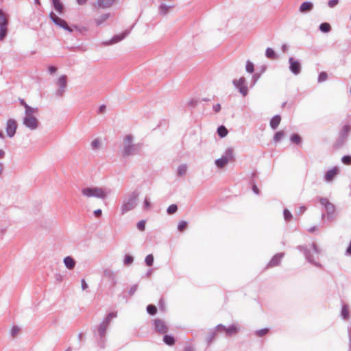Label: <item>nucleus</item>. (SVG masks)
I'll use <instances>...</instances> for the list:
<instances>
[{
    "mask_svg": "<svg viewBox=\"0 0 351 351\" xmlns=\"http://www.w3.org/2000/svg\"><path fill=\"white\" fill-rule=\"evenodd\" d=\"M147 311L150 315H154L156 313V307L154 305L149 304L147 307Z\"/></svg>",
    "mask_w": 351,
    "mask_h": 351,
    "instance_id": "nucleus-41",
    "label": "nucleus"
},
{
    "mask_svg": "<svg viewBox=\"0 0 351 351\" xmlns=\"http://www.w3.org/2000/svg\"><path fill=\"white\" fill-rule=\"evenodd\" d=\"M338 2H339L338 0H330L328 1V5L330 8H333L338 3Z\"/></svg>",
    "mask_w": 351,
    "mask_h": 351,
    "instance_id": "nucleus-56",
    "label": "nucleus"
},
{
    "mask_svg": "<svg viewBox=\"0 0 351 351\" xmlns=\"http://www.w3.org/2000/svg\"><path fill=\"white\" fill-rule=\"evenodd\" d=\"M284 132L282 131H279L276 133L274 137V140L275 142H279L284 137Z\"/></svg>",
    "mask_w": 351,
    "mask_h": 351,
    "instance_id": "nucleus-35",
    "label": "nucleus"
},
{
    "mask_svg": "<svg viewBox=\"0 0 351 351\" xmlns=\"http://www.w3.org/2000/svg\"><path fill=\"white\" fill-rule=\"evenodd\" d=\"M108 326L109 325L107 324L106 322H102V323H101L98 327V333L101 340L104 338L106 335V330Z\"/></svg>",
    "mask_w": 351,
    "mask_h": 351,
    "instance_id": "nucleus-21",
    "label": "nucleus"
},
{
    "mask_svg": "<svg viewBox=\"0 0 351 351\" xmlns=\"http://www.w3.org/2000/svg\"><path fill=\"white\" fill-rule=\"evenodd\" d=\"M235 86L239 89L240 93L243 95L246 96L248 92L247 87L245 86V79L241 77L234 82Z\"/></svg>",
    "mask_w": 351,
    "mask_h": 351,
    "instance_id": "nucleus-12",
    "label": "nucleus"
},
{
    "mask_svg": "<svg viewBox=\"0 0 351 351\" xmlns=\"http://www.w3.org/2000/svg\"><path fill=\"white\" fill-rule=\"evenodd\" d=\"M284 218L286 221H289L292 218V215L288 209H285L283 212Z\"/></svg>",
    "mask_w": 351,
    "mask_h": 351,
    "instance_id": "nucleus-42",
    "label": "nucleus"
},
{
    "mask_svg": "<svg viewBox=\"0 0 351 351\" xmlns=\"http://www.w3.org/2000/svg\"><path fill=\"white\" fill-rule=\"evenodd\" d=\"M331 29V27L329 23H323L319 26V29L323 32H328Z\"/></svg>",
    "mask_w": 351,
    "mask_h": 351,
    "instance_id": "nucleus-30",
    "label": "nucleus"
},
{
    "mask_svg": "<svg viewBox=\"0 0 351 351\" xmlns=\"http://www.w3.org/2000/svg\"><path fill=\"white\" fill-rule=\"evenodd\" d=\"M289 62L290 63L291 71L295 75L298 74L300 71V62L295 60L293 58H290Z\"/></svg>",
    "mask_w": 351,
    "mask_h": 351,
    "instance_id": "nucleus-16",
    "label": "nucleus"
},
{
    "mask_svg": "<svg viewBox=\"0 0 351 351\" xmlns=\"http://www.w3.org/2000/svg\"><path fill=\"white\" fill-rule=\"evenodd\" d=\"M38 112V108H35V109L32 110L29 109L28 112H25L23 123L30 130H35L38 128L39 121L37 118Z\"/></svg>",
    "mask_w": 351,
    "mask_h": 351,
    "instance_id": "nucleus-3",
    "label": "nucleus"
},
{
    "mask_svg": "<svg viewBox=\"0 0 351 351\" xmlns=\"http://www.w3.org/2000/svg\"><path fill=\"white\" fill-rule=\"evenodd\" d=\"M78 5H85L88 0H76Z\"/></svg>",
    "mask_w": 351,
    "mask_h": 351,
    "instance_id": "nucleus-60",
    "label": "nucleus"
},
{
    "mask_svg": "<svg viewBox=\"0 0 351 351\" xmlns=\"http://www.w3.org/2000/svg\"><path fill=\"white\" fill-rule=\"evenodd\" d=\"M173 7V5H167L165 4H161L159 7V12L162 15H165L169 12V10Z\"/></svg>",
    "mask_w": 351,
    "mask_h": 351,
    "instance_id": "nucleus-25",
    "label": "nucleus"
},
{
    "mask_svg": "<svg viewBox=\"0 0 351 351\" xmlns=\"http://www.w3.org/2000/svg\"><path fill=\"white\" fill-rule=\"evenodd\" d=\"M282 254L275 255L269 263V267H272L278 265L282 258Z\"/></svg>",
    "mask_w": 351,
    "mask_h": 351,
    "instance_id": "nucleus-22",
    "label": "nucleus"
},
{
    "mask_svg": "<svg viewBox=\"0 0 351 351\" xmlns=\"http://www.w3.org/2000/svg\"><path fill=\"white\" fill-rule=\"evenodd\" d=\"M134 137L131 134L124 136L122 143L121 152L124 156H130L138 154L141 149L140 143H134L133 142Z\"/></svg>",
    "mask_w": 351,
    "mask_h": 351,
    "instance_id": "nucleus-1",
    "label": "nucleus"
},
{
    "mask_svg": "<svg viewBox=\"0 0 351 351\" xmlns=\"http://www.w3.org/2000/svg\"><path fill=\"white\" fill-rule=\"evenodd\" d=\"M163 341L166 344L169 346H172L175 342L174 338L172 336L169 335H165Z\"/></svg>",
    "mask_w": 351,
    "mask_h": 351,
    "instance_id": "nucleus-29",
    "label": "nucleus"
},
{
    "mask_svg": "<svg viewBox=\"0 0 351 351\" xmlns=\"http://www.w3.org/2000/svg\"><path fill=\"white\" fill-rule=\"evenodd\" d=\"M64 264L69 269H73L75 266V261L71 256H66L63 260Z\"/></svg>",
    "mask_w": 351,
    "mask_h": 351,
    "instance_id": "nucleus-19",
    "label": "nucleus"
},
{
    "mask_svg": "<svg viewBox=\"0 0 351 351\" xmlns=\"http://www.w3.org/2000/svg\"><path fill=\"white\" fill-rule=\"evenodd\" d=\"M116 317L117 313H110L107 315L106 318L103 322H106V324L109 325L111 320Z\"/></svg>",
    "mask_w": 351,
    "mask_h": 351,
    "instance_id": "nucleus-34",
    "label": "nucleus"
},
{
    "mask_svg": "<svg viewBox=\"0 0 351 351\" xmlns=\"http://www.w3.org/2000/svg\"><path fill=\"white\" fill-rule=\"evenodd\" d=\"M300 213H303L306 210V207L302 206L299 208Z\"/></svg>",
    "mask_w": 351,
    "mask_h": 351,
    "instance_id": "nucleus-63",
    "label": "nucleus"
},
{
    "mask_svg": "<svg viewBox=\"0 0 351 351\" xmlns=\"http://www.w3.org/2000/svg\"><path fill=\"white\" fill-rule=\"evenodd\" d=\"M227 134H228L227 129L224 126L221 125V138L226 136Z\"/></svg>",
    "mask_w": 351,
    "mask_h": 351,
    "instance_id": "nucleus-53",
    "label": "nucleus"
},
{
    "mask_svg": "<svg viewBox=\"0 0 351 351\" xmlns=\"http://www.w3.org/2000/svg\"><path fill=\"white\" fill-rule=\"evenodd\" d=\"M145 263L147 266H152L154 263V256L152 254H149L145 258Z\"/></svg>",
    "mask_w": 351,
    "mask_h": 351,
    "instance_id": "nucleus-40",
    "label": "nucleus"
},
{
    "mask_svg": "<svg viewBox=\"0 0 351 351\" xmlns=\"http://www.w3.org/2000/svg\"><path fill=\"white\" fill-rule=\"evenodd\" d=\"M104 275L110 279H114L115 277V275L114 272L110 269H105L104 271Z\"/></svg>",
    "mask_w": 351,
    "mask_h": 351,
    "instance_id": "nucleus-39",
    "label": "nucleus"
},
{
    "mask_svg": "<svg viewBox=\"0 0 351 351\" xmlns=\"http://www.w3.org/2000/svg\"><path fill=\"white\" fill-rule=\"evenodd\" d=\"M339 173V169L337 167H334L329 169L325 175V180L326 182H331L334 178Z\"/></svg>",
    "mask_w": 351,
    "mask_h": 351,
    "instance_id": "nucleus-14",
    "label": "nucleus"
},
{
    "mask_svg": "<svg viewBox=\"0 0 351 351\" xmlns=\"http://www.w3.org/2000/svg\"><path fill=\"white\" fill-rule=\"evenodd\" d=\"M187 171V166L185 164L180 165L178 168V175L179 176H184Z\"/></svg>",
    "mask_w": 351,
    "mask_h": 351,
    "instance_id": "nucleus-26",
    "label": "nucleus"
},
{
    "mask_svg": "<svg viewBox=\"0 0 351 351\" xmlns=\"http://www.w3.org/2000/svg\"><path fill=\"white\" fill-rule=\"evenodd\" d=\"M17 124L14 119H10L7 121L6 132L9 137L12 138L14 136Z\"/></svg>",
    "mask_w": 351,
    "mask_h": 351,
    "instance_id": "nucleus-10",
    "label": "nucleus"
},
{
    "mask_svg": "<svg viewBox=\"0 0 351 351\" xmlns=\"http://www.w3.org/2000/svg\"><path fill=\"white\" fill-rule=\"evenodd\" d=\"M53 7H54V9L59 14H61L63 13L64 8H63V5H62V4L61 3V2L60 1H59L53 2Z\"/></svg>",
    "mask_w": 351,
    "mask_h": 351,
    "instance_id": "nucleus-27",
    "label": "nucleus"
},
{
    "mask_svg": "<svg viewBox=\"0 0 351 351\" xmlns=\"http://www.w3.org/2000/svg\"><path fill=\"white\" fill-rule=\"evenodd\" d=\"M115 1L116 0H97L94 6L102 9L108 8L112 5Z\"/></svg>",
    "mask_w": 351,
    "mask_h": 351,
    "instance_id": "nucleus-15",
    "label": "nucleus"
},
{
    "mask_svg": "<svg viewBox=\"0 0 351 351\" xmlns=\"http://www.w3.org/2000/svg\"><path fill=\"white\" fill-rule=\"evenodd\" d=\"M137 228L141 231H144L145 229V221L144 220H141L137 223Z\"/></svg>",
    "mask_w": 351,
    "mask_h": 351,
    "instance_id": "nucleus-46",
    "label": "nucleus"
},
{
    "mask_svg": "<svg viewBox=\"0 0 351 351\" xmlns=\"http://www.w3.org/2000/svg\"><path fill=\"white\" fill-rule=\"evenodd\" d=\"M281 121V117L279 115L274 116L270 121V126L272 129H276Z\"/></svg>",
    "mask_w": 351,
    "mask_h": 351,
    "instance_id": "nucleus-23",
    "label": "nucleus"
},
{
    "mask_svg": "<svg viewBox=\"0 0 351 351\" xmlns=\"http://www.w3.org/2000/svg\"><path fill=\"white\" fill-rule=\"evenodd\" d=\"M328 78V75L326 72H322L319 75V77H318V81L319 82H324L327 80Z\"/></svg>",
    "mask_w": 351,
    "mask_h": 351,
    "instance_id": "nucleus-45",
    "label": "nucleus"
},
{
    "mask_svg": "<svg viewBox=\"0 0 351 351\" xmlns=\"http://www.w3.org/2000/svg\"><path fill=\"white\" fill-rule=\"evenodd\" d=\"M134 261V258L132 256H131L130 255H125V258H124V264L125 265H130Z\"/></svg>",
    "mask_w": 351,
    "mask_h": 351,
    "instance_id": "nucleus-44",
    "label": "nucleus"
},
{
    "mask_svg": "<svg viewBox=\"0 0 351 351\" xmlns=\"http://www.w3.org/2000/svg\"><path fill=\"white\" fill-rule=\"evenodd\" d=\"M252 189H253L254 192L256 194H259V189H258V188L257 187V186L254 185Z\"/></svg>",
    "mask_w": 351,
    "mask_h": 351,
    "instance_id": "nucleus-62",
    "label": "nucleus"
},
{
    "mask_svg": "<svg viewBox=\"0 0 351 351\" xmlns=\"http://www.w3.org/2000/svg\"><path fill=\"white\" fill-rule=\"evenodd\" d=\"M20 330H21V328L19 326H14L11 328V331H10V334H11L12 337H16L19 335V333L20 332Z\"/></svg>",
    "mask_w": 351,
    "mask_h": 351,
    "instance_id": "nucleus-32",
    "label": "nucleus"
},
{
    "mask_svg": "<svg viewBox=\"0 0 351 351\" xmlns=\"http://www.w3.org/2000/svg\"><path fill=\"white\" fill-rule=\"evenodd\" d=\"M110 16V13L103 14L98 17L95 19V22L97 26L101 25L105 21H106Z\"/></svg>",
    "mask_w": 351,
    "mask_h": 351,
    "instance_id": "nucleus-20",
    "label": "nucleus"
},
{
    "mask_svg": "<svg viewBox=\"0 0 351 351\" xmlns=\"http://www.w3.org/2000/svg\"><path fill=\"white\" fill-rule=\"evenodd\" d=\"M291 141L293 143L300 144L301 143V137L298 134H294L291 136Z\"/></svg>",
    "mask_w": 351,
    "mask_h": 351,
    "instance_id": "nucleus-37",
    "label": "nucleus"
},
{
    "mask_svg": "<svg viewBox=\"0 0 351 351\" xmlns=\"http://www.w3.org/2000/svg\"><path fill=\"white\" fill-rule=\"evenodd\" d=\"M105 110H106V106H105L104 105H101V106L99 107V112L100 113H102V112H104L105 111Z\"/></svg>",
    "mask_w": 351,
    "mask_h": 351,
    "instance_id": "nucleus-61",
    "label": "nucleus"
},
{
    "mask_svg": "<svg viewBox=\"0 0 351 351\" xmlns=\"http://www.w3.org/2000/svg\"><path fill=\"white\" fill-rule=\"evenodd\" d=\"M137 289V285H133L129 290L130 295H133Z\"/></svg>",
    "mask_w": 351,
    "mask_h": 351,
    "instance_id": "nucleus-57",
    "label": "nucleus"
},
{
    "mask_svg": "<svg viewBox=\"0 0 351 351\" xmlns=\"http://www.w3.org/2000/svg\"><path fill=\"white\" fill-rule=\"evenodd\" d=\"M49 17L56 25L63 28L69 33L73 32V29L68 25L67 23L64 20L56 15L53 12L50 13Z\"/></svg>",
    "mask_w": 351,
    "mask_h": 351,
    "instance_id": "nucleus-5",
    "label": "nucleus"
},
{
    "mask_svg": "<svg viewBox=\"0 0 351 351\" xmlns=\"http://www.w3.org/2000/svg\"><path fill=\"white\" fill-rule=\"evenodd\" d=\"M319 202L321 204L323 205L324 207H326L330 203L328 199L324 197L320 198Z\"/></svg>",
    "mask_w": 351,
    "mask_h": 351,
    "instance_id": "nucleus-54",
    "label": "nucleus"
},
{
    "mask_svg": "<svg viewBox=\"0 0 351 351\" xmlns=\"http://www.w3.org/2000/svg\"><path fill=\"white\" fill-rule=\"evenodd\" d=\"M269 332V329L268 328H263V329H261V330H258L256 332V334L257 336L261 337L265 335H267Z\"/></svg>",
    "mask_w": 351,
    "mask_h": 351,
    "instance_id": "nucleus-43",
    "label": "nucleus"
},
{
    "mask_svg": "<svg viewBox=\"0 0 351 351\" xmlns=\"http://www.w3.org/2000/svg\"><path fill=\"white\" fill-rule=\"evenodd\" d=\"M187 227V222L185 221H181L178 225V230L180 232L184 231Z\"/></svg>",
    "mask_w": 351,
    "mask_h": 351,
    "instance_id": "nucleus-38",
    "label": "nucleus"
},
{
    "mask_svg": "<svg viewBox=\"0 0 351 351\" xmlns=\"http://www.w3.org/2000/svg\"><path fill=\"white\" fill-rule=\"evenodd\" d=\"M350 126L348 125H346L343 126V129H342V132H343V135H347L349 132L350 131Z\"/></svg>",
    "mask_w": 351,
    "mask_h": 351,
    "instance_id": "nucleus-52",
    "label": "nucleus"
},
{
    "mask_svg": "<svg viewBox=\"0 0 351 351\" xmlns=\"http://www.w3.org/2000/svg\"><path fill=\"white\" fill-rule=\"evenodd\" d=\"M21 104L24 107V108H25V112H28V110H29V109H30V110H32V109H35V108H34V107H31V106H29L28 104H27L25 103V101L24 100H23V99H22V100H21Z\"/></svg>",
    "mask_w": 351,
    "mask_h": 351,
    "instance_id": "nucleus-49",
    "label": "nucleus"
},
{
    "mask_svg": "<svg viewBox=\"0 0 351 351\" xmlns=\"http://www.w3.org/2000/svg\"><path fill=\"white\" fill-rule=\"evenodd\" d=\"M313 8V5L312 3L306 1L303 2L299 8V10L301 13H306L310 12Z\"/></svg>",
    "mask_w": 351,
    "mask_h": 351,
    "instance_id": "nucleus-18",
    "label": "nucleus"
},
{
    "mask_svg": "<svg viewBox=\"0 0 351 351\" xmlns=\"http://www.w3.org/2000/svg\"><path fill=\"white\" fill-rule=\"evenodd\" d=\"M138 197V193L133 192L130 194L125 199H124L121 206V215H125L126 213L132 210L136 207L137 205Z\"/></svg>",
    "mask_w": 351,
    "mask_h": 351,
    "instance_id": "nucleus-4",
    "label": "nucleus"
},
{
    "mask_svg": "<svg viewBox=\"0 0 351 351\" xmlns=\"http://www.w3.org/2000/svg\"><path fill=\"white\" fill-rule=\"evenodd\" d=\"M265 55L268 58L270 59H275L276 58V53L271 48H267L266 49Z\"/></svg>",
    "mask_w": 351,
    "mask_h": 351,
    "instance_id": "nucleus-28",
    "label": "nucleus"
},
{
    "mask_svg": "<svg viewBox=\"0 0 351 351\" xmlns=\"http://www.w3.org/2000/svg\"><path fill=\"white\" fill-rule=\"evenodd\" d=\"M102 214V211L101 209H97L94 211V215L97 217H99Z\"/></svg>",
    "mask_w": 351,
    "mask_h": 351,
    "instance_id": "nucleus-58",
    "label": "nucleus"
},
{
    "mask_svg": "<svg viewBox=\"0 0 351 351\" xmlns=\"http://www.w3.org/2000/svg\"><path fill=\"white\" fill-rule=\"evenodd\" d=\"M221 330L224 331L226 333V335L230 336V335H233L237 334V332H239V328L235 324L231 325V326H230L229 327H227V328L226 327H223L221 325Z\"/></svg>",
    "mask_w": 351,
    "mask_h": 351,
    "instance_id": "nucleus-17",
    "label": "nucleus"
},
{
    "mask_svg": "<svg viewBox=\"0 0 351 351\" xmlns=\"http://www.w3.org/2000/svg\"><path fill=\"white\" fill-rule=\"evenodd\" d=\"M102 142L100 138H95L90 143V147L93 150H97L101 147Z\"/></svg>",
    "mask_w": 351,
    "mask_h": 351,
    "instance_id": "nucleus-24",
    "label": "nucleus"
},
{
    "mask_svg": "<svg viewBox=\"0 0 351 351\" xmlns=\"http://www.w3.org/2000/svg\"><path fill=\"white\" fill-rule=\"evenodd\" d=\"M143 207L145 209L148 210L151 208V203L147 197L144 200Z\"/></svg>",
    "mask_w": 351,
    "mask_h": 351,
    "instance_id": "nucleus-51",
    "label": "nucleus"
},
{
    "mask_svg": "<svg viewBox=\"0 0 351 351\" xmlns=\"http://www.w3.org/2000/svg\"><path fill=\"white\" fill-rule=\"evenodd\" d=\"M245 69L248 73H252L254 72V64L250 62H247L245 66Z\"/></svg>",
    "mask_w": 351,
    "mask_h": 351,
    "instance_id": "nucleus-48",
    "label": "nucleus"
},
{
    "mask_svg": "<svg viewBox=\"0 0 351 351\" xmlns=\"http://www.w3.org/2000/svg\"><path fill=\"white\" fill-rule=\"evenodd\" d=\"M234 156L232 149H228L226 150L224 155L221 157V167L227 165L229 162H233Z\"/></svg>",
    "mask_w": 351,
    "mask_h": 351,
    "instance_id": "nucleus-8",
    "label": "nucleus"
},
{
    "mask_svg": "<svg viewBox=\"0 0 351 351\" xmlns=\"http://www.w3.org/2000/svg\"><path fill=\"white\" fill-rule=\"evenodd\" d=\"M5 156V152L0 149V158H3Z\"/></svg>",
    "mask_w": 351,
    "mask_h": 351,
    "instance_id": "nucleus-64",
    "label": "nucleus"
},
{
    "mask_svg": "<svg viewBox=\"0 0 351 351\" xmlns=\"http://www.w3.org/2000/svg\"><path fill=\"white\" fill-rule=\"evenodd\" d=\"M320 250L318 249L317 245L314 243H311L309 247L305 250L306 258L311 262L315 261V256H318Z\"/></svg>",
    "mask_w": 351,
    "mask_h": 351,
    "instance_id": "nucleus-7",
    "label": "nucleus"
},
{
    "mask_svg": "<svg viewBox=\"0 0 351 351\" xmlns=\"http://www.w3.org/2000/svg\"><path fill=\"white\" fill-rule=\"evenodd\" d=\"M154 327L155 330L161 334H165L168 331V327L165 322L160 319H156L154 320Z\"/></svg>",
    "mask_w": 351,
    "mask_h": 351,
    "instance_id": "nucleus-11",
    "label": "nucleus"
},
{
    "mask_svg": "<svg viewBox=\"0 0 351 351\" xmlns=\"http://www.w3.org/2000/svg\"><path fill=\"white\" fill-rule=\"evenodd\" d=\"M341 315L344 319H347L349 317V309L348 306L344 305L342 307Z\"/></svg>",
    "mask_w": 351,
    "mask_h": 351,
    "instance_id": "nucleus-31",
    "label": "nucleus"
},
{
    "mask_svg": "<svg viewBox=\"0 0 351 351\" xmlns=\"http://www.w3.org/2000/svg\"><path fill=\"white\" fill-rule=\"evenodd\" d=\"M178 206L176 204L170 205L167 208V213L169 215H173L177 212Z\"/></svg>",
    "mask_w": 351,
    "mask_h": 351,
    "instance_id": "nucleus-36",
    "label": "nucleus"
},
{
    "mask_svg": "<svg viewBox=\"0 0 351 351\" xmlns=\"http://www.w3.org/2000/svg\"><path fill=\"white\" fill-rule=\"evenodd\" d=\"M116 317L117 313H110L107 315L106 318L103 322H106V324L109 325L111 320Z\"/></svg>",
    "mask_w": 351,
    "mask_h": 351,
    "instance_id": "nucleus-33",
    "label": "nucleus"
},
{
    "mask_svg": "<svg viewBox=\"0 0 351 351\" xmlns=\"http://www.w3.org/2000/svg\"><path fill=\"white\" fill-rule=\"evenodd\" d=\"M328 214H332L335 212V206L330 202L325 207Z\"/></svg>",
    "mask_w": 351,
    "mask_h": 351,
    "instance_id": "nucleus-47",
    "label": "nucleus"
},
{
    "mask_svg": "<svg viewBox=\"0 0 351 351\" xmlns=\"http://www.w3.org/2000/svg\"><path fill=\"white\" fill-rule=\"evenodd\" d=\"M81 193L87 198L96 197L104 199L108 197L110 190L105 187L87 186L81 189Z\"/></svg>",
    "mask_w": 351,
    "mask_h": 351,
    "instance_id": "nucleus-2",
    "label": "nucleus"
},
{
    "mask_svg": "<svg viewBox=\"0 0 351 351\" xmlns=\"http://www.w3.org/2000/svg\"><path fill=\"white\" fill-rule=\"evenodd\" d=\"M81 287H82V290H86L88 287V286L84 279H82L81 280Z\"/></svg>",
    "mask_w": 351,
    "mask_h": 351,
    "instance_id": "nucleus-55",
    "label": "nucleus"
},
{
    "mask_svg": "<svg viewBox=\"0 0 351 351\" xmlns=\"http://www.w3.org/2000/svg\"><path fill=\"white\" fill-rule=\"evenodd\" d=\"M341 160L345 165H349L351 164V156H345L342 158Z\"/></svg>",
    "mask_w": 351,
    "mask_h": 351,
    "instance_id": "nucleus-50",
    "label": "nucleus"
},
{
    "mask_svg": "<svg viewBox=\"0 0 351 351\" xmlns=\"http://www.w3.org/2000/svg\"><path fill=\"white\" fill-rule=\"evenodd\" d=\"M57 71V69L56 67L53 66H51L49 67V71L51 73H56Z\"/></svg>",
    "mask_w": 351,
    "mask_h": 351,
    "instance_id": "nucleus-59",
    "label": "nucleus"
},
{
    "mask_svg": "<svg viewBox=\"0 0 351 351\" xmlns=\"http://www.w3.org/2000/svg\"><path fill=\"white\" fill-rule=\"evenodd\" d=\"M6 23L5 14L0 10V40H3L6 35Z\"/></svg>",
    "mask_w": 351,
    "mask_h": 351,
    "instance_id": "nucleus-9",
    "label": "nucleus"
},
{
    "mask_svg": "<svg viewBox=\"0 0 351 351\" xmlns=\"http://www.w3.org/2000/svg\"><path fill=\"white\" fill-rule=\"evenodd\" d=\"M128 34V32H125L121 34L114 36L110 40L103 43V45L105 46L111 45L115 43H117L122 40Z\"/></svg>",
    "mask_w": 351,
    "mask_h": 351,
    "instance_id": "nucleus-13",
    "label": "nucleus"
},
{
    "mask_svg": "<svg viewBox=\"0 0 351 351\" xmlns=\"http://www.w3.org/2000/svg\"><path fill=\"white\" fill-rule=\"evenodd\" d=\"M56 86L58 87L56 90V95L59 97H62L64 92L66 91V88L67 86V78L66 75H61L57 82Z\"/></svg>",
    "mask_w": 351,
    "mask_h": 351,
    "instance_id": "nucleus-6",
    "label": "nucleus"
}]
</instances>
